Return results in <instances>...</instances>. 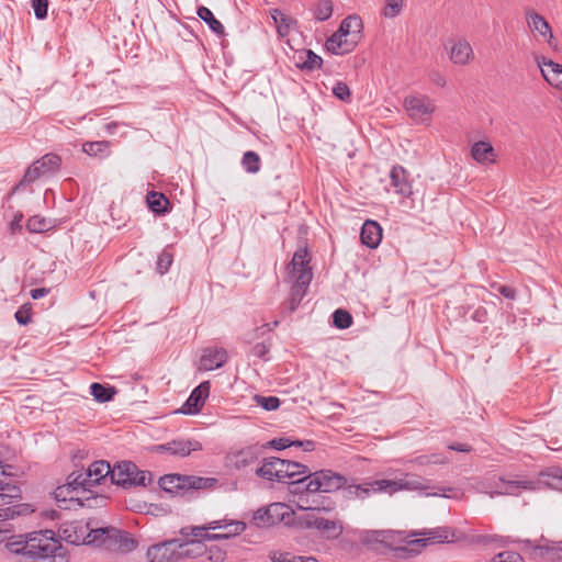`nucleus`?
Masks as SVG:
<instances>
[{"mask_svg":"<svg viewBox=\"0 0 562 562\" xmlns=\"http://www.w3.org/2000/svg\"><path fill=\"white\" fill-rule=\"evenodd\" d=\"M408 116L418 124L429 125L436 105L427 95H408L404 99Z\"/></svg>","mask_w":562,"mask_h":562,"instance_id":"obj_12","label":"nucleus"},{"mask_svg":"<svg viewBox=\"0 0 562 562\" xmlns=\"http://www.w3.org/2000/svg\"><path fill=\"white\" fill-rule=\"evenodd\" d=\"M22 220H23V213L18 211L11 221V224H10L11 229L14 231L15 228H21Z\"/></svg>","mask_w":562,"mask_h":562,"instance_id":"obj_62","label":"nucleus"},{"mask_svg":"<svg viewBox=\"0 0 562 562\" xmlns=\"http://www.w3.org/2000/svg\"><path fill=\"white\" fill-rule=\"evenodd\" d=\"M429 78L430 81L437 87L443 88L447 85L446 77L437 70L431 71Z\"/></svg>","mask_w":562,"mask_h":562,"instance_id":"obj_59","label":"nucleus"},{"mask_svg":"<svg viewBox=\"0 0 562 562\" xmlns=\"http://www.w3.org/2000/svg\"><path fill=\"white\" fill-rule=\"evenodd\" d=\"M270 14L277 26L279 35H288L291 26L294 24V20L286 16L280 9H272Z\"/></svg>","mask_w":562,"mask_h":562,"instance_id":"obj_38","label":"nucleus"},{"mask_svg":"<svg viewBox=\"0 0 562 562\" xmlns=\"http://www.w3.org/2000/svg\"><path fill=\"white\" fill-rule=\"evenodd\" d=\"M241 166L248 173H257L261 168L260 156L252 150H248L244 154L241 159Z\"/></svg>","mask_w":562,"mask_h":562,"instance_id":"obj_42","label":"nucleus"},{"mask_svg":"<svg viewBox=\"0 0 562 562\" xmlns=\"http://www.w3.org/2000/svg\"><path fill=\"white\" fill-rule=\"evenodd\" d=\"M49 290L46 288L32 289L30 295L33 300H40L48 294Z\"/></svg>","mask_w":562,"mask_h":562,"instance_id":"obj_61","label":"nucleus"},{"mask_svg":"<svg viewBox=\"0 0 562 562\" xmlns=\"http://www.w3.org/2000/svg\"><path fill=\"white\" fill-rule=\"evenodd\" d=\"M34 162L38 169H41L42 173L45 176H50L59 169L61 165V158L56 154L49 153Z\"/></svg>","mask_w":562,"mask_h":562,"instance_id":"obj_34","label":"nucleus"},{"mask_svg":"<svg viewBox=\"0 0 562 562\" xmlns=\"http://www.w3.org/2000/svg\"><path fill=\"white\" fill-rule=\"evenodd\" d=\"M404 7V0H384L382 15L387 19L397 16Z\"/></svg>","mask_w":562,"mask_h":562,"instance_id":"obj_48","label":"nucleus"},{"mask_svg":"<svg viewBox=\"0 0 562 562\" xmlns=\"http://www.w3.org/2000/svg\"><path fill=\"white\" fill-rule=\"evenodd\" d=\"M158 452H168L171 456L184 458L193 451L202 450V443L194 439H176L155 447Z\"/></svg>","mask_w":562,"mask_h":562,"instance_id":"obj_18","label":"nucleus"},{"mask_svg":"<svg viewBox=\"0 0 562 562\" xmlns=\"http://www.w3.org/2000/svg\"><path fill=\"white\" fill-rule=\"evenodd\" d=\"M254 401L258 406H260L261 408H263L265 411H268V412L276 411L281 405L280 398L277 396H272V395L263 396V395L256 394L254 396Z\"/></svg>","mask_w":562,"mask_h":562,"instance_id":"obj_46","label":"nucleus"},{"mask_svg":"<svg viewBox=\"0 0 562 562\" xmlns=\"http://www.w3.org/2000/svg\"><path fill=\"white\" fill-rule=\"evenodd\" d=\"M172 261H173V256H172L171 251L169 250V247H166L159 254V256L157 258V262H156L157 271L160 274H165L169 270Z\"/></svg>","mask_w":562,"mask_h":562,"instance_id":"obj_50","label":"nucleus"},{"mask_svg":"<svg viewBox=\"0 0 562 562\" xmlns=\"http://www.w3.org/2000/svg\"><path fill=\"white\" fill-rule=\"evenodd\" d=\"M360 238L367 247L376 248L382 239V228L379 223L371 220L366 221L361 228Z\"/></svg>","mask_w":562,"mask_h":562,"instance_id":"obj_27","label":"nucleus"},{"mask_svg":"<svg viewBox=\"0 0 562 562\" xmlns=\"http://www.w3.org/2000/svg\"><path fill=\"white\" fill-rule=\"evenodd\" d=\"M151 481L149 471L139 470L132 461H123L113 467L112 483L128 488L132 486L145 487Z\"/></svg>","mask_w":562,"mask_h":562,"instance_id":"obj_10","label":"nucleus"},{"mask_svg":"<svg viewBox=\"0 0 562 562\" xmlns=\"http://www.w3.org/2000/svg\"><path fill=\"white\" fill-rule=\"evenodd\" d=\"M14 318L18 324L26 326L32 322V304H23L14 314Z\"/></svg>","mask_w":562,"mask_h":562,"instance_id":"obj_51","label":"nucleus"},{"mask_svg":"<svg viewBox=\"0 0 562 562\" xmlns=\"http://www.w3.org/2000/svg\"><path fill=\"white\" fill-rule=\"evenodd\" d=\"M333 14V3L330 0H321L314 9V18L319 21H327Z\"/></svg>","mask_w":562,"mask_h":562,"instance_id":"obj_47","label":"nucleus"},{"mask_svg":"<svg viewBox=\"0 0 562 562\" xmlns=\"http://www.w3.org/2000/svg\"><path fill=\"white\" fill-rule=\"evenodd\" d=\"M424 538L417 539L414 542L426 547L431 543H445L453 541L456 533L450 527H437L428 529L422 533Z\"/></svg>","mask_w":562,"mask_h":562,"instance_id":"obj_25","label":"nucleus"},{"mask_svg":"<svg viewBox=\"0 0 562 562\" xmlns=\"http://www.w3.org/2000/svg\"><path fill=\"white\" fill-rule=\"evenodd\" d=\"M333 94L340 101L350 102L351 101V91L348 85L344 81H337L333 89Z\"/></svg>","mask_w":562,"mask_h":562,"instance_id":"obj_52","label":"nucleus"},{"mask_svg":"<svg viewBox=\"0 0 562 562\" xmlns=\"http://www.w3.org/2000/svg\"><path fill=\"white\" fill-rule=\"evenodd\" d=\"M304 54H305V58L302 61H299L296 64V66L301 70L313 71V70L322 68L323 59L321 56H318L311 49L305 50Z\"/></svg>","mask_w":562,"mask_h":562,"instance_id":"obj_40","label":"nucleus"},{"mask_svg":"<svg viewBox=\"0 0 562 562\" xmlns=\"http://www.w3.org/2000/svg\"><path fill=\"white\" fill-rule=\"evenodd\" d=\"M300 509L306 510L304 515L295 516L294 512L281 503H274L268 507L258 509L254 515V520L259 527H269L278 522H284L290 527L299 529H317L319 512L331 510V507H305L297 504Z\"/></svg>","mask_w":562,"mask_h":562,"instance_id":"obj_1","label":"nucleus"},{"mask_svg":"<svg viewBox=\"0 0 562 562\" xmlns=\"http://www.w3.org/2000/svg\"><path fill=\"white\" fill-rule=\"evenodd\" d=\"M268 445L276 450H284L292 447L291 439L285 437L274 438L270 440Z\"/></svg>","mask_w":562,"mask_h":562,"instance_id":"obj_58","label":"nucleus"},{"mask_svg":"<svg viewBox=\"0 0 562 562\" xmlns=\"http://www.w3.org/2000/svg\"><path fill=\"white\" fill-rule=\"evenodd\" d=\"M228 359V353L223 347H206L202 350L200 369L212 371L222 368Z\"/></svg>","mask_w":562,"mask_h":562,"instance_id":"obj_19","label":"nucleus"},{"mask_svg":"<svg viewBox=\"0 0 562 562\" xmlns=\"http://www.w3.org/2000/svg\"><path fill=\"white\" fill-rule=\"evenodd\" d=\"M475 541L479 542V543L497 542L498 546H501V547H504L507 543L512 542L508 537L504 538V537L496 536V535H494V536H479Z\"/></svg>","mask_w":562,"mask_h":562,"instance_id":"obj_57","label":"nucleus"},{"mask_svg":"<svg viewBox=\"0 0 562 562\" xmlns=\"http://www.w3.org/2000/svg\"><path fill=\"white\" fill-rule=\"evenodd\" d=\"M305 480H307V483L305 484L304 492L307 493H333L341 490L348 482L345 475L329 469L308 473L305 475Z\"/></svg>","mask_w":562,"mask_h":562,"instance_id":"obj_9","label":"nucleus"},{"mask_svg":"<svg viewBox=\"0 0 562 562\" xmlns=\"http://www.w3.org/2000/svg\"><path fill=\"white\" fill-rule=\"evenodd\" d=\"M26 228L31 233H44L50 228V222L45 217L34 215L27 220Z\"/></svg>","mask_w":562,"mask_h":562,"instance_id":"obj_45","label":"nucleus"},{"mask_svg":"<svg viewBox=\"0 0 562 562\" xmlns=\"http://www.w3.org/2000/svg\"><path fill=\"white\" fill-rule=\"evenodd\" d=\"M449 58L454 65L464 66L474 58L471 44L465 38H458L449 48Z\"/></svg>","mask_w":562,"mask_h":562,"instance_id":"obj_23","label":"nucleus"},{"mask_svg":"<svg viewBox=\"0 0 562 562\" xmlns=\"http://www.w3.org/2000/svg\"><path fill=\"white\" fill-rule=\"evenodd\" d=\"M27 508L29 505L26 504H16L0 508V521L13 519L15 516L26 513Z\"/></svg>","mask_w":562,"mask_h":562,"instance_id":"obj_49","label":"nucleus"},{"mask_svg":"<svg viewBox=\"0 0 562 562\" xmlns=\"http://www.w3.org/2000/svg\"><path fill=\"white\" fill-rule=\"evenodd\" d=\"M89 542H99V546H105L121 552H131L136 549L137 541L124 530L114 527H104L91 530L88 535Z\"/></svg>","mask_w":562,"mask_h":562,"instance_id":"obj_8","label":"nucleus"},{"mask_svg":"<svg viewBox=\"0 0 562 562\" xmlns=\"http://www.w3.org/2000/svg\"><path fill=\"white\" fill-rule=\"evenodd\" d=\"M538 65L547 82L555 88L562 89V66L546 58L538 60Z\"/></svg>","mask_w":562,"mask_h":562,"instance_id":"obj_28","label":"nucleus"},{"mask_svg":"<svg viewBox=\"0 0 562 562\" xmlns=\"http://www.w3.org/2000/svg\"><path fill=\"white\" fill-rule=\"evenodd\" d=\"M486 311L483 307H480L475 310V312L472 315V318L476 322L483 323L485 321Z\"/></svg>","mask_w":562,"mask_h":562,"instance_id":"obj_64","label":"nucleus"},{"mask_svg":"<svg viewBox=\"0 0 562 562\" xmlns=\"http://www.w3.org/2000/svg\"><path fill=\"white\" fill-rule=\"evenodd\" d=\"M2 462H0V469H2ZM22 498V492L20 486L16 484L12 476H7L2 470L0 473V507L11 504L14 501Z\"/></svg>","mask_w":562,"mask_h":562,"instance_id":"obj_21","label":"nucleus"},{"mask_svg":"<svg viewBox=\"0 0 562 562\" xmlns=\"http://www.w3.org/2000/svg\"><path fill=\"white\" fill-rule=\"evenodd\" d=\"M32 8L34 10L35 18L43 20L47 16L48 0H32Z\"/></svg>","mask_w":562,"mask_h":562,"instance_id":"obj_56","label":"nucleus"},{"mask_svg":"<svg viewBox=\"0 0 562 562\" xmlns=\"http://www.w3.org/2000/svg\"><path fill=\"white\" fill-rule=\"evenodd\" d=\"M282 468L283 463L280 458L270 457L263 459L262 464L255 469V473L261 479L283 483Z\"/></svg>","mask_w":562,"mask_h":562,"instance_id":"obj_22","label":"nucleus"},{"mask_svg":"<svg viewBox=\"0 0 562 562\" xmlns=\"http://www.w3.org/2000/svg\"><path fill=\"white\" fill-rule=\"evenodd\" d=\"M471 155L474 160L481 164L492 162L494 156V148L487 142H476L471 148Z\"/></svg>","mask_w":562,"mask_h":562,"instance_id":"obj_33","label":"nucleus"},{"mask_svg":"<svg viewBox=\"0 0 562 562\" xmlns=\"http://www.w3.org/2000/svg\"><path fill=\"white\" fill-rule=\"evenodd\" d=\"M362 29V20L358 15H349L341 21L338 30L340 33H345L348 38H357L358 42Z\"/></svg>","mask_w":562,"mask_h":562,"instance_id":"obj_31","label":"nucleus"},{"mask_svg":"<svg viewBox=\"0 0 562 562\" xmlns=\"http://www.w3.org/2000/svg\"><path fill=\"white\" fill-rule=\"evenodd\" d=\"M226 555V552L221 550V549H216L214 552L211 551V554H210V560L212 561H215V562H218V561H223L224 558Z\"/></svg>","mask_w":562,"mask_h":562,"instance_id":"obj_63","label":"nucleus"},{"mask_svg":"<svg viewBox=\"0 0 562 562\" xmlns=\"http://www.w3.org/2000/svg\"><path fill=\"white\" fill-rule=\"evenodd\" d=\"M270 558L272 562H318L313 557L293 555L290 552H273Z\"/></svg>","mask_w":562,"mask_h":562,"instance_id":"obj_43","label":"nucleus"},{"mask_svg":"<svg viewBox=\"0 0 562 562\" xmlns=\"http://www.w3.org/2000/svg\"><path fill=\"white\" fill-rule=\"evenodd\" d=\"M283 463L282 468V475H283V483H286L290 485V492L291 493H303L305 484L307 483V480H305V475H307L310 472L308 468L300 462L290 461L281 459Z\"/></svg>","mask_w":562,"mask_h":562,"instance_id":"obj_14","label":"nucleus"},{"mask_svg":"<svg viewBox=\"0 0 562 562\" xmlns=\"http://www.w3.org/2000/svg\"><path fill=\"white\" fill-rule=\"evenodd\" d=\"M198 16L204 21L210 30L217 35H224L225 29L223 24L214 16L213 12L206 7H199L196 10Z\"/></svg>","mask_w":562,"mask_h":562,"instance_id":"obj_36","label":"nucleus"},{"mask_svg":"<svg viewBox=\"0 0 562 562\" xmlns=\"http://www.w3.org/2000/svg\"><path fill=\"white\" fill-rule=\"evenodd\" d=\"M390 181L396 194H400L403 198H409L413 194L409 172L403 166L395 165L392 167L390 171Z\"/></svg>","mask_w":562,"mask_h":562,"instance_id":"obj_20","label":"nucleus"},{"mask_svg":"<svg viewBox=\"0 0 562 562\" xmlns=\"http://www.w3.org/2000/svg\"><path fill=\"white\" fill-rule=\"evenodd\" d=\"M357 44V38H348L345 33H340V31L337 30L330 37H328L325 47L334 55H345L353 50Z\"/></svg>","mask_w":562,"mask_h":562,"instance_id":"obj_24","label":"nucleus"},{"mask_svg":"<svg viewBox=\"0 0 562 562\" xmlns=\"http://www.w3.org/2000/svg\"><path fill=\"white\" fill-rule=\"evenodd\" d=\"M526 19L528 26L532 32L539 33V35L544 37L548 41V43H551V40L553 37L551 26L541 14L530 10L527 11Z\"/></svg>","mask_w":562,"mask_h":562,"instance_id":"obj_30","label":"nucleus"},{"mask_svg":"<svg viewBox=\"0 0 562 562\" xmlns=\"http://www.w3.org/2000/svg\"><path fill=\"white\" fill-rule=\"evenodd\" d=\"M390 539L389 530H366L361 533L360 540L363 544L385 543Z\"/></svg>","mask_w":562,"mask_h":562,"instance_id":"obj_41","label":"nucleus"},{"mask_svg":"<svg viewBox=\"0 0 562 562\" xmlns=\"http://www.w3.org/2000/svg\"><path fill=\"white\" fill-rule=\"evenodd\" d=\"M384 493V479L382 480H373L366 481L359 484L352 483L344 485L341 487V495L347 501H366L370 498L373 494Z\"/></svg>","mask_w":562,"mask_h":562,"instance_id":"obj_13","label":"nucleus"},{"mask_svg":"<svg viewBox=\"0 0 562 562\" xmlns=\"http://www.w3.org/2000/svg\"><path fill=\"white\" fill-rule=\"evenodd\" d=\"M316 530L323 532L328 539H336L342 533V527L338 520H329L322 516Z\"/></svg>","mask_w":562,"mask_h":562,"instance_id":"obj_37","label":"nucleus"},{"mask_svg":"<svg viewBox=\"0 0 562 562\" xmlns=\"http://www.w3.org/2000/svg\"><path fill=\"white\" fill-rule=\"evenodd\" d=\"M189 544L201 547L200 542L183 541L181 539L165 540L160 543L150 546L146 552L148 562H176L182 557H189Z\"/></svg>","mask_w":562,"mask_h":562,"instance_id":"obj_6","label":"nucleus"},{"mask_svg":"<svg viewBox=\"0 0 562 562\" xmlns=\"http://www.w3.org/2000/svg\"><path fill=\"white\" fill-rule=\"evenodd\" d=\"M540 479L532 480H505L499 477V482L503 486L497 485L499 488L498 494H516L517 490H529L536 491L541 487H550L562 491V464L559 467H550L540 472Z\"/></svg>","mask_w":562,"mask_h":562,"instance_id":"obj_4","label":"nucleus"},{"mask_svg":"<svg viewBox=\"0 0 562 562\" xmlns=\"http://www.w3.org/2000/svg\"><path fill=\"white\" fill-rule=\"evenodd\" d=\"M491 562H525L524 558L515 551H503L497 553Z\"/></svg>","mask_w":562,"mask_h":562,"instance_id":"obj_55","label":"nucleus"},{"mask_svg":"<svg viewBox=\"0 0 562 562\" xmlns=\"http://www.w3.org/2000/svg\"><path fill=\"white\" fill-rule=\"evenodd\" d=\"M85 471H75L68 475L67 483L58 486L55 491V498L58 503L69 502V505L59 507L64 509L79 508V507H92V503L98 502L97 496H87L82 498L79 496L80 493L85 494L91 492L93 486L91 482L86 480Z\"/></svg>","mask_w":562,"mask_h":562,"instance_id":"obj_3","label":"nucleus"},{"mask_svg":"<svg viewBox=\"0 0 562 562\" xmlns=\"http://www.w3.org/2000/svg\"><path fill=\"white\" fill-rule=\"evenodd\" d=\"M333 324L336 328L347 329L352 325L351 314L342 308L336 310L333 315Z\"/></svg>","mask_w":562,"mask_h":562,"instance_id":"obj_44","label":"nucleus"},{"mask_svg":"<svg viewBox=\"0 0 562 562\" xmlns=\"http://www.w3.org/2000/svg\"><path fill=\"white\" fill-rule=\"evenodd\" d=\"M217 483L214 477L184 474H166L159 479V487L171 495H184L190 491L205 490Z\"/></svg>","mask_w":562,"mask_h":562,"instance_id":"obj_5","label":"nucleus"},{"mask_svg":"<svg viewBox=\"0 0 562 562\" xmlns=\"http://www.w3.org/2000/svg\"><path fill=\"white\" fill-rule=\"evenodd\" d=\"M385 494L393 495L400 491H424L428 488L427 480L417 475H406L397 480L384 479Z\"/></svg>","mask_w":562,"mask_h":562,"instance_id":"obj_17","label":"nucleus"},{"mask_svg":"<svg viewBox=\"0 0 562 562\" xmlns=\"http://www.w3.org/2000/svg\"><path fill=\"white\" fill-rule=\"evenodd\" d=\"M261 454V447L248 446L239 450L229 451L226 454L225 461L228 468L248 473L260 461Z\"/></svg>","mask_w":562,"mask_h":562,"instance_id":"obj_11","label":"nucleus"},{"mask_svg":"<svg viewBox=\"0 0 562 562\" xmlns=\"http://www.w3.org/2000/svg\"><path fill=\"white\" fill-rule=\"evenodd\" d=\"M209 529L222 530V532L206 535L207 540L229 539L240 535L246 529V524L240 520L223 518L209 522Z\"/></svg>","mask_w":562,"mask_h":562,"instance_id":"obj_15","label":"nucleus"},{"mask_svg":"<svg viewBox=\"0 0 562 562\" xmlns=\"http://www.w3.org/2000/svg\"><path fill=\"white\" fill-rule=\"evenodd\" d=\"M210 381L201 382L195 389H193L179 412L184 415H195L200 413L206 398L210 395Z\"/></svg>","mask_w":562,"mask_h":562,"instance_id":"obj_16","label":"nucleus"},{"mask_svg":"<svg viewBox=\"0 0 562 562\" xmlns=\"http://www.w3.org/2000/svg\"><path fill=\"white\" fill-rule=\"evenodd\" d=\"M61 548L59 540L53 530L45 529L29 535L24 547L23 554L30 558L45 559L54 555Z\"/></svg>","mask_w":562,"mask_h":562,"instance_id":"obj_7","label":"nucleus"},{"mask_svg":"<svg viewBox=\"0 0 562 562\" xmlns=\"http://www.w3.org/2000/svg\"><path fill=\"white\" fill-rule=\"evenodd\" d=\"M148 209L155 214L162 215L168 212L170 205L167 196L161 192L150 191L146 198Z\"/></svg>","mask_w":562,"mask_h":562,"instance_id":"obj_32","label":"nucleus"},{"mask_svg":"<svg viewBox=\"0 0 562 562\" xmlns=\"http://www.w3.org/2000/svg\"><path fill=\"white\" fill-rule=\"evenodd\" d=\"M112 471L113 468H111L110 463L104 460L95 461L93 462L86 472V480L88 482H91L93 486L101 483L102 480H104L106 476H110V480L112 481Z\"/></svg>","mask_w":562,"mask_h":562,"instance_id":"obj_29","label":"nucleus"},{"mask_svg":"<svg viewBox=\"0 0 562 562\" xmlns=\"http://www.w3.org/2000/svg\"><path fill=\"white\" fill-rule=\"evenodd\" d=\"M495 289L498 293L508 300H514L516 297V290L512 286L499 284Z\"/></svg>","mask_w":562,"mask_h":562,"instance_id":"obj_60","label":"nucleus"},{"mask_svg":"<svg viewBox=\"0 0 562 562\" xmlns=\"http://www.w3.org/2000/svg\"><path fill=\"white\" fill-rule=\"evenodd\" d=\"M42 177H46L42 173L41 169L33 162L26 170L23 178L16 183L11 191L9 192V198L26 192L29 194L33 193L32 184Z\"/></svg>","mask_w":562,"mask_h":562,"instance_id":"obj_26","label":"nucleus"},{"mask_svg":"<svg viewBox=\"0 0 562 562\" xmlns=\"http://www.w3.org/2000/svg\"><path fill=\"white\" fill-rule=\"evenodd\" d=\"M82 150L89 156L104 158L110 154V142H87L82 145Z\"/></svg>","mask_w":562,"mask_h":562,"instance_id":"obj_39","label":"nucleus"},{"mask_svg":"<svg viewBox=\"0 0 562 562\" xmlns=\"http://www.w3.org/2000/svg\"><path fill=\"white\" fill-rule=\"evenodd\" d=\"M271 344L270 342H258L254 345L249 351L250 356H254L262 361H269V352H270Z\"/></svg>","mask_w":562,"mask_h":562,"instance_id":"obj_53","label":"nucleus"},{"mask_svg":"<svg viewBox=\"0 0 562 562\" xmlns=\"http://www.w3.org/2000/svg\"><path fill=\"white\" fill-rule=\"evenodd\" d=\"M116 389L111 385L94 382L90 385V394L99 403H106L113 400Z\"/></svg>","mask_w":562,"mask_h":562,"instance_id":"obj_35","label":"nucleus"},{"mask_svg":"<svg viewBox=\"0 0 562 562\" xmlns=\"http://www.w3.org/2000/svg\"><path fill=\"white\" fill-rule=\"evenodd\" d=\"M310 261L311 256L307 248L301 247L294 252L291 262L286 267L288 274L293 280L289 299L284 305V312L289 314L297 310L312 282L313 272Z\"/></svg>","mask_w":562,"mask_h":562,"instance_id":"obj_2","label":"nucleus"},{"mask_svg":"<svg viewBox=\"0 0 562 562\" xmlns=\"http://www.w3.org/2000/svg\"><path fill=\"white\" fill-rule=\"evenodd\" d=\"M209 524H206L205 526H196V527H184L181 529V533L183 536H192L194 538H201L203 540H207V537L206 535H210L207 531H209Z\"/></svg>","mask_w":562,"mask_h":562,"instance_id":"obj_54","label":"nucleus"}]
</instances>
